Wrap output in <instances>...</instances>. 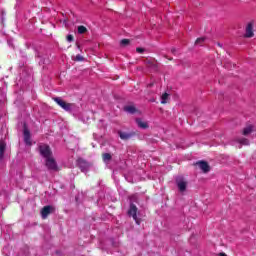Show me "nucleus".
Here are the masks:
<instances>
[{"instance_id": "obj_1", "label": "nucleus", "mask_w": 256, "mask_h": 256, "mask_svg": "<svg viewBox=\"0 0 256 256\" xmlns=\"http://www.w3.org/2000/svg\"><path fill=\"white\" fill-rule=\"evenodd\" d=\"M137 211H139L137 206L135 204L131 203L130 207L128 209V216L132 217V219L135 220L136 225H141V219H138Z\"/></svg>"}, {"instance_id": "obj_2", "label": "nucleus", "mask_w": 256, "mask_h": 256, "mask_svg": "<svg viewBox=\"0 0 256 256\" xmlns=\"http://www.w3.org/2000/svg\"><path fill=\"white\" fill-rule=\"evenodd\" d=\"M39 153L44 157L45 160L53 157V152L51 151V147H49V145H46V144L39 146Z\"/></svg>"}, {"instance_id": "obj_3", "label": "nucleus", "mask_w": 256, "mask_h": 256, "mask_svg": "<svg viewBox=\"0 0 256 256\" xmlns=\"http://www.w3.org/2000/svg\"><path fill=\"white\" fill-rule=\"evenodd\" d=\"M45 165L48 171H59V166L57 165V161H55V158H53V156L45 160Z\"/></svg>"}, {"instance_id": "obj_4", "label": "nucleus", "mask_w": 256, "mask_h": 256, "mask_svg": "<svg viewBox=\"0 0 256 256\" xmlns=\"http://www.w3.org/2000/svg\"><path fill=\"white\" fill-rule=\"evenodd\" d=\"M53 101H55V103H57V105H59V107L64 109V111H71V109H73V104L67 103V102H65V100H63L59 97L53 98Z\"/></svg>"}, {"instance_id": "obj_5", "label": "nucleus", "mask_w": 256, "mask_h": 256, "mask_svg": "<svg viewBox=\"0 0 256 256\" xmlns=\"http://www.w3.org/2000/svg\"><path fill=\"white\" fill-rule=\"evenodd\" d=\"M176 185L180 191V193H185L187 191V180L183 177L176 178Z\"/></svg>"}, {"instance_id": "obj_6", "label": "nucleus", "mask_w": 256, "mask_h": 256, "mask_svg": "<svg viewBox=\"0 0 256 256\" xmlns=\"http://www.w3.org/2000/svg\"><path fill=\"white\" fill-rule=\"evenodd\" d=\"M77 164L79 169H81L82 173H85V171H88L89 168L91 167V164L83 158H78Z\"/></svg>"}, {"instance_id": "obj_7", "label": "nucleus", "mask_w": 256, "mask_h": 256, "mask_svg": "<svg viewBox=\"0 0 256 256\" xmlns=\"http://www.w3.org/2000/svg\"><path fill=\"white\" fill-rule=\"evenodd\" d=\"M53 211H55V208L53 206L51 205L44 206L40 211L42 219H47V217H49V215H51Z\"/></svg>"}, {"instance_id": "obj_8", "label": "nucleus", "mask_w": 256, "mask_h": 256, "mask_svg": "<svg viewBox=\"0 0 256 256\" xmlns=\"http://www.w3.org/2000/svg\"><path fill=\"white\" fill-rule=\"evenodd\" d=\"M196 165L203 171V173H209V171H211V166H209V163L206 161H199Z\"/></svg>"}, {"instance_id": "obj_9", "label": "nucleus", "mask_w": 256, "mask_h": 256, "mask_svg": "<svg viewBox=\"0 0 256 256\" xmlns=\"http://www.w3.org/2000/svg\"><path fill=\"white\" fill-rule=\"evenodd\" d=\"M118 135H119L120 139H122V141H129V139H131L132 137L135 136V133H133V132L127 133V132H123V131H118Z\"/></svg>"}, {"instance_id": "obj_10", "label": "nucleus", "mask_w": 256, "mask_h": 256, "mask_svg": "<svg viewBox=\"0 0 256 256\" xmlns=\"http://www.w3.org/2000/svg\"><path fill=\"white\" fill-rule=\"evenodd\" d=\"M255 33L253 32V23H248L246 26V33L245 37L248 39H251V37H254Z\"/></svg>"}, {"instance_id": "obj_11", "label": "nucleus", "mask_w": 256, "mask_h": 256, "mask_svg": "<svg viewBox=\"0 0 256 256\" xmlns=\"http://www.w3.org/2000/svg\"><path fill=\"white\" fill-rule=\"evenodd\" d=\"M7 150V143L5 141H0V161L5 157V151Z\"/></svg>"}, {"instance_id": "obj_12", "label": "nucleus", "mask_w": 256, "mask_h": 256, "mask_svg": "<svg viewBox=\"0 0 256 256\" xmlns=\"http://www.w3.org/2000/svg\"><path fill=\"white\" fill-rule=\"evenodd\" d=\"M24 142L26 145H31V132L29 129H24Z\"/></svg>"}, {"instance_id": "obj_13", "label": "nucleus", "mask_w": 256, "mask_h": 256, "mask_svg": "<svg viewBox=\"0 0 256 256\" xmlns=\"http://www.w3.org/2000/svg\"><path fill=\"white\" fill-rule=\"evenodd\" d=\"M136 124L140 129H149V124L147 122H144L141 118L136 119Z\"/></svg>"}, {"instance_id": "obj_14", "label": "nucleus", "mask_w": 256, "mask_h": 256, "mask_svg": "<svg viewBox=\"0 0 256 256\" xmlns=\"http://www.w3.org/2000/svg\"><path fill=\"white\" fill-rule=\"evenodd\" d=\"M124 111H126V113H130L131 115H133L137 113V108H135V106L133 105H129L124 107Z\"/></svg>"}, {"instance_id": "obj_15", "label": "nucleus", "mask_w": 256, "mask_h": 256, "mask_svg": "<svg viewBox=\"0 0 256 256\" xmlns=\"http://www.w3.org/2000/svg\"><path fill=\"white\" fill-rule=\"evenodd\" d=\"M251 133H253V125H248L247 127H245L242 131V134L247 137V135H251Z\"/></svg>"}, {"instance_id": "obj_16", "label": "nucleus", "mask_w": 256, "mask_h": 256, "mask_svg": "<svg viewBox=\"0 0 256 256\" xmlns=\"http://www.w3.org/2000/svg\"><path fill=\"white\" fill-rule=\"evenodd\" d=\"M113 159V156L109 153L102 154V160L104 163H107V161H111Z\"/></svg>"}, {"instance_id": "obj_17", "label": "nucleus", "mask_w": 256, "mask_h": 256, "mask_svg": "<svg viewBox=\"0 0 256 256\" xmlns=\"http://www.w3.org/2000/svg\"><path fill=\"white\" fill-rule=\"evenodd\" d=\"M167 99H169V93L165 92L161 96V104L165 105L167 103Z\"/></svg>"}, {"instance_id": "obj_18", "label": "nucleus", "mask_w": 256, "mask_h": 256, "mask_svg": "<svg viewBox=\"0 0 256 256\" xmlns=\"http://www.w3.org/2000/svg\"><path fill=\"white\" fill-rule=\"evenodd\" d=\"M78 33L79 35H84V33H87V27L81 25V26H78Z\"/></svg>"}, {"instance_id": "obj_19", "label": "nucleus", "mask_w": 256, "mask_h": 256, "mask_svg": "<svg viewBox=\"0 0 256 256\" xmlns=\"http://www.w3.org/2000/svg\"><path fill=\"white\" fill-rule=\"evenodd\" d=\"M237 142L240 143V145H249V139L247 138H240Z\"/></svg>"}, {"instance_id": "obj_20", "label": "nucleus", "mask_w": 256, "mask_h": 256, "mask_svg": "<svg viewBox=\"0 0 256 256\" xmlns=\"http://www.w3.org/2000/svg\"><path fill=\"white\" fill-rule=\"evenodd\" d=\"M129 43H131V40H129V39H122V40L120 41V45H121L122 47H127V45H129Z\"/></svg>"}, {"instance_id": "obj_21", "label": "nucleus", "mask_w": 256, "mask_h": 256, "mask_svg": "<svg viewBox=\"0 0 256 256\" xmlns=\"http://www.w3.org/2000/svg\"><path fill=\"white\" fill-rule=\"evenodd\" d=\"M205 42V38H197V40L195 41L196 45H202Z\"/></svg>"}, {"instance_id": "obj_22", "label": "nucleus", "mask_w": 256, "mask_h": 256, "mask_svg": "<svg viewBox=\"0 0 256 256\" xmlns=\"http://www.w3.org/2000/svg\"><path fill=\"white\" fill-rule=\"evenodd\" d=\"M67 41L69 43L73 42L75 40V37H73V35L69 34L67 37H66Z\"/></svg>"}, {"instance_id": "obj_23", "label": "nucleus", "mask_w": 256, "mask_h": 256, "mask_svg": "<svg viewBox=\"0 0 256 256\" xmlns=\"http://www.w3.org/2000/svg\"><path fill=\"white\" fill-rule=\"evenodd\" d=\"M84 59H85V58H84L83 56H81L80 54H78V55H76L74 61H84Z\"/></svg>"}, {"instance_id": "obj_24", "label": "nucleus", "mask_w": 256, "mask_h": 256, "mask_svg": "<svg viewBox=\"0 0 256 256\" xmlns=\"http://www.w3.org/2000/svg\"><path fill=\"white\" fill-rule=\"evenodd\" d=\"M136 52L137 53H145V49L141 48V47H138V48H136Z\"/></svg>"}, {"instance_id": "obj_25", "label": "nucleus", "mask_w": 256, "mask_h": 256, "mask_svg": "<svg viewBox=\"0 0 256 256\" xmlns=\"http://www.w3.org/2000/svg\"><path fill=\"white\" fill-rule=\"evenodd\" d=\"M176 52H177V49H175V48L171 49V53H173V55H175Z\"/></svg>"}, {"instance_id": "obj_26", "label": "nucleus", "mask_w": 256, "mask_h": 256, "mask_svg": "<svg viewBox=\"0 0 256 256\" xmlns=\"http://www.w3.org/2000/svg\"><path fill=\"white\" fill-rule=\"evenodd\" d=\"M219 256H227V254L222 252V253L219 254Z\"/></svg>"}, {"instance_id": "obj_27", "label": "nucleus", "mask_w": 256, "mask_h": 256, "mask_svg": "<svg viewBox=\"0 0 256 256\" xmlns=\"http://www.w3.org/2000/svg\"><path fill=\"white\" fill-rule=\"evenodd\" d=\"M78 49H81V46L79 45V43H76Z\"/></svg>"}, {"instance_id": "obj_28", "label": "nucleus", "mask_w": 256, "mask_h": 256, "mask_svg": "<svg viewBox=\"0 0 256 256\" xmlns=\"http://www.w3.org/2000/svg\"><path fill=\"white\" fill-rule=\"evenodd\" d=\"M169 61H173V58H169Z\"/></svg>"}]
</instances>
